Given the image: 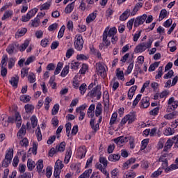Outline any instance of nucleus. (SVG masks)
I'll use <instances>...</instances> for the list:
<instances>
[{"mask_svg":"<svg viewBox=\"0 0 178 178\" xmlns=\"http://www.w3.org/2000/svg\"><path fill=\"white\" fill-rule=\"evenodd\" d=\"M116 33H118V29L116 27H112L109 29V26H107L104 33H103V39L102 41L104 42V45L105 47H109L111 45V40L109 38H111V43L115 44L119 38L116 35Z\"/></svg>","mask_w":178,"mask_h":178,"instance_id":"obj_1","label":"nucleus"},{"mask_svg":"<svg viewBox=\"0 0 178 178\" xmlns=\"http://www.w3.org/2000/svg\"><path fill=\"white\" fill-rule=\"evenodd\" d=\"M143 8V3H137L134 8L130 9L128 8L120 17V20L121 22H124L127 20L129 16H136L137 15V12Z\"/></svg>","mask_w":178,"mask_h":178,"instance_id":"obj_2","label":"nucleus"},{"mask_svg":"<svg viewBox=\"0 0 178 178\" xmlns=\"http://www.w3.org/2000/svg\"><path fill=\"white\" fill-rule=\"evenodd\" d=\"M145 20H147V15L145 14L143 15L142 16L136 17L135 21L134 19H131L127 22V27L130 31L133 29V24H134V27H138V26H140V24H143Z\"/></svg>","mask_w":178,"mask_h":178,"instance_id":"obj_3","label":"nucleus"},{"mask_svg":"<svg viewBox=\"0 0 178 178\" xmlns=\"http://www.w3.org/2000/svg\"><path fill=\"white\" fill-rule=\"evenodd\" d=\"M153 42L154 40L152 38H149L148 42L139 44L134 49L135 54L144 52V51L148 49V48H151Z\"/></svg>","mask_w":178,"mask_h":178,"instance_id":"obj_4","label":"nucleus"},{"mask_svg":"<svg viewBox=\"0 0 178 178\" xmlns=\"http://www.w3.org/2000/svg\"><path fill=\"white\" fill-rule=\"evenodd\" d=\"M13 159V149L10 148L6 151L5 158L1 164L2 167L8 168L9 165H10V162H12Z\"/></svg>","mask_w":178,"mask_h":178,"instance_id":"obj_5","label":"nucleus"},{"mask_svg":"<svg viewBox=\"0 0 178 178\" xmlns=\"http://www.w3.org/2000/svg\"><path fill=\"white\" fill-rule=\"evenodd\" d=\"M74 45L77 51H81L83 49V45H84V40H83V36L78 34L74 38Z\"/></svg>","mask_w":178,"mask_h":178,"instance_id":"obj_6","label":"nucleus"},{"mask_svg":"<svg viewBox=\"0 0 178 178\" xmlns=\"http://www.w3.org/2000/svg\"><path fill=\"white\" fill-rule=\"evenodd\" d=\"M102 95V92H101V86H97L90 92H88L89 97L91 98H95V97H97V99H101Z\"/></svg>","mask_w":178,"mask_h":178,"instance_id":"obj_7","label":"nucleus"},{"mask_svg":"<svg viewBox=\"0 0 178 178\" xmlns=\"http://www.w3.org/2000/svg\"><path fill=\"white\" fill-rule=\"evenodd\" d=\"M178 106V101L175 100V97H170L168 100V106L167 108V112H172L177 109Z\"/></svg>","mask_w":178,"mask_h":178,"instance_id":"obj_8","label":"nucleus"},{"mask_svg":"<svg viewBox=\"0 0 178 178\" xmlns=\"http://www.w3.org/2000/svg\"><path fill=\"white\" fill-rule=\"evenodd\" d=\"M96 70L101 77L103 79L106 77V70H105V66L102 63H97L96 64Z\"/></svg>","mask_w":178,"mask_h":178,"instance_id":"obj_9","label":"nucleus"},{"mask_svg":"<svg viewBox=\"0 0 178 178\" xmlns=\"http://www.w3.org/2000/svg\"><path fill=\"white\" fill-rule=\"evenodd\" d=\"M37 12H38V9H37V8L31 10L26 14V15L22 16V20L23 22H29V20H30V19H31V17H34V16H35V13H37Z\"/></svg>","mask_w":178,"mask_h":178,"instance_id":"obj_10","label":"nucleus"},{"mask_svg":"<svg viewBox=\"0 0 178 178\" xmlns=\"http://www.w3.org/2000/svg\"><path fill=\"white\" fill-rule=\"evenodd\" d=\"M168 156H169V154L164 153L160 156L159 159V162H162L161 165L163 169H166V168H168Z\"/></svg>","mask_w":178,"mask_h":178,"instance_id":"obj_11","label":"nucleus"},{"mask_svg":"<svg viewBox=\"0 0 178 178\" xmlns=\"http://www.w3.org/2000/svg\"><path fill=\"white\" fill-rule=\"evenodd\" d=\"M86 154H87V149H86V147L83 146L78 149L77 156L79 158V159H83V158H85Z\"/></svg>","mask_w":178,"mask_h":178,"instance_id":"obj_12","label":"nucleus"},{"mask_svg":"<svg viewBox=\"0 0 178 178\" xmlns=\"http://www.w3.org/2000/svg\"><path fill=\"white\" fill-rule=\"evenodd\" d=\"M95 19H97V11L89 14L86 17V22L87 24H90V23H92Z\"/></svg>","mask_w":178,"mask_h":178,"instance_id":"obj_13","label":"nucleus"},{"mask_svg":"<svg viewBox=\"0 0 178 178\" xmlns=\"http://www.w3.org/2000/svg\"><path fill=\"white\" fill-rule=\"evenodd\" d=\"M148 106H149V97H145L140 102V108L145 109V108H148Z\"/></svg>","mask_w":178,"mask_h":178,"instance_id":"obj_14","label":"nucleus"},{"mask_svg":"<svg viewBox=\"0 0 178 178\" xmlns=\"http://www.w3.org/2000/svg\"><path fill=\"white\" fill-rule=\"evenodd\" d=\"M175 142H173V139H168L167 142L165 143V145L163 148V152H168L170 148L173 146V144Z\"/></svg>","mask_w":178,"mask_h":178,"instance_id":"obj_15","label":"nucleus"},{"mask_svg":"<svg viewBox=\"0 0 178 178\" xmlns=\"http://www.w3.org/2000/svg\"><path fill=\"white\" fill-rule=\"evenodd\" d=\"M95 115V104H91L88 109V118H94Z\"/></svg>","mask_w":178,"mask_h":178,"instance_id":"obj_16","label":"nucleus"},{"mask_svg":"<svg viewBox=\"0 0 178 178\" xmlns=\"http://www.w3.org/2000/svg\"><path fill=\"white\" fill-rule=\"evenodd\" d=\"M127 137L120 136L114 139V143L118 144V145H120L121 144H124V143H127Z\"/></svg>","mask_w":178,"mask_h":178,"instance_id":"obj_17","label":"nucleus"},{"mask_svg":"<svg viewBox=\"0 0 178 178\" xmlns=\"http://www.w3.org/2000/svg\"><path fill=\"white\" fill-rule=\"evenodd\" d=\"M136 176H137L136 172L131 170H128L127 172H124L123 178H135Z\"/></svg>","mask_w":178,"mask_h":178,"instance_id":"obj_18","label":"nucleus"},{"mask_svg":"<svg viewBox=\"0 0 178 178\" xmlns=\"http://www.w3.org/2000/svg\"><path fill=\"white\" fill-rule=\"evenodd\" d=\"M36 168L39 175L42 173V169H44V161L41 159L38 160L36 163Z\"/></svg>","mask_w":178,"mask_h":178,"instance_id":"obj_19","label":"nucleus"},{"mask_svg":"<svg viewBox=\"0 0 178 178\" xmlns=\"http://www.w3.org/2000/svg\"><path fill=\"white\" fill-rule=\"evenodd\" d=\"M19 47V44H15H15H10L7 49L6 51L8 52V54H9L10 55H12V54H13V52H15H15H17V50H16V48H17Z\"/></svg>","mask_w":178,"mask_h":178,"instance_id":"obj_20","label":"nucleus"},{"mask_svg":"<svg viewBox=\"0 0 178 178\" xmlns=\"http://www.w3.org/2000/svg\"><path fill=\"white\" fill-rule=\"evenodd\" d=\"M90 127L94 130L95 132L98 131L99 130V124H95V120L94 118H92L90 122Z\"/></svg>","mask_w":178,"mask_h":178,"instance_id":"obj_21","label":"nucleus"},{"mask_svg":"<svg viewBox=\"0 0 178 178\" xmlns=\"http://www.w3.org/2000/svg\"><path fill=\"white\" fill-rule=\"evenodd\" d=\"M136 90H137V86H134L130 88V89L129 90V92H128L129 99H133V97H134Z\"/></svg>","mask_w":178,"mask_h":178,"instance_id":"obj_22","label":"nucleus"},{"mask_svg":"<svg viewBox=\"0 0 178 178\" xmlns=\"http://www.w3.org/2000/svg\"><path fill=\"white\" fill-rule=\"evenodd\" d=\"M18 138H23L26 136V126L22 125L17 134Z\"/></svg>","mask_w":178,"mask_h":178,"instance_id":"obj_23","label":"nucleus"},{"mask_svg":"<svg viewBox=\"0 0 178 178\" xmlns=\"http://www.w3.org/2000/svg\"><path fill=\"white\" fill-rule=\"evenodd\" d=\"M120 155L119 154H113L108 156V161H110L111 162H118V161H120Z\"/></svg>","mask_w":178,"mask_h":178,"instance_id":"obj_24","label":"nucleus"},{"mask_svg":"<svg viewBox=\"0 0 178 178\" xmlns=\"http://www.w3.org/2000/svg\"><path fill=\"white\" fill-rule=\"evenodd\" d=\"M102 115V104L101 103H98L96 106L95 109V116L98 118Z\"/></svg>","mask_w":178,"mask_h":178,"instance_id":"obj_25","label":"nucleus"},{"mask_svg":"<svg viewBox=\"0 0 178 178\" xmlns=\"http://www.w3.org/2000/svg\"><path fill=\"white\" fill-rule=\"evenodd\" d=\"M1 124L3 127H8L9 126V122L8 121V115L3 114L1 115Z\"/></svg>","mask_w":178,"mask_h":178,"instance_id":"obj_26","label":"nucleus"},{"mask_svg":"<svg viewBox=\"0 0 178 178\" xmlns=\"http://www.w3.org/2000/svg\"><path fill=\"white\" fill-rule=\"evenodd\" d=\"M73 9H74V1L68 4L65 9V13L70 14L73 12Z\"/></svg>","mask_w":178,"mask_h":178,"instance_id":"obj_27","label":"nucleus"},{"mask_svg":"<svg viewBox=\"0 0 178 178\" xmlns=\"http://www.w3.org/2000/svg\"><path fill=\"white\" fill-rule=\"evenodd\" d=\"M175 133H176V130H175V129H172L170 127H167L165 129V130L163 132L164 136H173V134H175Z\"/></svg>","mask_w":178,"mask_h":178,"instance_id":"obj_28","label":"nucleus"},{"mask_svg":"<svg viewBox=\"0 0 178 178\" xmlns=\"http://www.w3.org/2000/svg\"><path fill=\"white\" fill-rule=\"evenodd\" d=\"M10 83H11L13 87L17 88V84L19 83V76H15V77H12L10 80Z\"/></svg>","mask_w":178,"mask_h":178,"instance_id":"obj_29","label":"nucleus"},{"mask_svg":"<svg viewBox=\"0 0 178 178\" xmlns=\"http://www.w3.org/2000/svg\"><path fill=\"white\" fill-rule=\"evenodd\" d=\"M92 173V169L90 168L86 170L82 175H81L78 178H89L90 175Z\"/></svg>","mask_w":178,"mask_h":178,"instance_id":"obj_30","label":"nucleus"},{"mask_svg":"<svg viewBox=\"0 0 178 178\" xmlns=\"http://www.w3.org/2000/svg\"><path fill=\"white\" fill-rule=\"evenodd\" d=\"M136 162V158H131L127 162H125L123 165L124 169H127L130 165H133Z\"/></svg>","mask_w":178,"mask_h":178,"instance_id":"obj_31","label":"nucleus"},{"mask_svg":"<svg viewBox=\"0 0 178 178\" xmlns=\"http://www.w3.org/2000/svg\"><path fill=\"white\" fill-rule=\"evenodd\" d=\"M70 158H72V149H69L67 150V152L65 154V158L64 159L65 163L67 164L69 163V161H70Z\"/></svg>","mask_w":178,"mask_h":178,"instance_id":"obj_32","label":"nucleus"},{"mask_svg":"<svg viewBox=\"0 0 178 178\" xmlns=\"http://www.w3.org/2000/svg\"><path fill=\"white\" fill-rule=\"evenodd\" d=\"M66 148V143L62 142L59 145L56 146L57 152H63Z\"/></svg>","mask_w":178,"mask_h":178,"instance_id":"obj_33","label":"nucleus"},{"mask_svg":"<svg viewBox=\"0 0 178 178\" xmlns=\"http://www.w3.org/2000/svg\"><path fill=\"white\" fill-rule=\"evenodd\" d=\"M166 16H168V11L165 9L161 10L160 12L159 17V20L160 22L163 20V19H165V17H166Z\"/></svg>","mask_w":178,"mask_h":178,"instance_id":"obj_34","label":"nucleus"},{"mask_svg":"<svg viewBox=\"0 0 178 178\" xmlns=\"http://www.w3.org/2000/svg\"><path fill=\"white\" fill-rule=\"evenodd\" d=\"M127 118L128 119V123L130 124L136 120V115L133 113H131L130 114L127 115Z\"/></svg>","mask_w":178,"mask_h":178,"instance_id":"obj_35","label":"nucleus"},{"mask_svg":"<svg viewBox=\"0 0 178 178\" xmlns=\"http://www.w3.org/2000/svg\"><path fill=\"white\" fill-rule=\"evenodd\" d=\"M117 120H118V113H113L110 120V126H113V124L116 123Z\"/></svg>","mask_w":178,"mask_h":178,"instance_id":"obj_36","label":"nucleus"},{"mask_svg":"<svg viewBox=\"0 0 178 178\" xmlns=\"http://www.w3.org/2000/svg\"><path fill=\"white\" fill-rule=\"evenodd\" d=\"M31 122L33 129H35V127H37V124H38V120H37V117H35V115H33L31 118Z\"/></svg>","mask_w":178,"mask_h":178,"instance_id":"obj_37","label":"nucleus"},{"mask_svg":"<svg viewBox=\"0 0 178 178\" xmlns=\"http://www.w3.org/2000/svg\"><path fill=\"white\" fill-rule=\"evenodd\" d=\"M27 166L29 170H33V169L35 168V162H34L32 159H29L27 162Z\"/></svg>","mask_w":178,"mask_h":178,"instance_id":"obj_38","label":"nucleus"},{"mask_svg":"<svg viewBox=\"0 0 178 178\" xmlns=\"http://www.w3.org/2000/svg\"><path fill=\"white\" fill-rule=\"evenodd\" d=\"M67 74H69V65H65L60 73V76L61 77H66Z\"/></svg>","mask_w":178,"mask_h":178,"instance_id":"obj_39","label":"nucleus"},{"mask_svg":"<svg viewBox=\"0 0 178 178\" xmlns=\"http://www.w3.org/2000/svg\"><path fill=\"white\" fill-rule=\"evenodd\" d=\"M116 76L120 80H124V73L123 71H120V68L117 69Z\"/></svg>","mask_w":178,"mask_h":178,"instance_id":"obj_40","label":"nucleus"},{"mask_svg":"<svg viewBox=\"0 0 178 178\" xmlns=\"http://www.w3.org/2000/svg\"><path fill=\"white\" fill-rule=\"evenodd\" d=\"M24 108H25L26 113H31V112H33V111H34V106H33L31 104H26V105H25Z\"/></svg>","mask_w":178,"mask_h":178,"instance_id":"obj_41","label":"nucleus"},{"mask_svg":"<svg viewBox=\"0 0 178 178\" xmlns=\"http://www.w3.org/2000/svg\"><path fill=\"white\" fill-rule=\"evenodd\" d=\"M63 163H62L60 160H57V161L55 163L54 169H59L62 170V169H63Z\"/></svg>","mask_w":178,"mask_h":178,"instance_id":"obj_42","label":"nucleus"},{"mask_svg":"<svg viewBox=\"0 0 178 178\" xmlns=\"http://www.w3.org/2000/svg\"><path fill=\"white\" fill-rule=\"evenodd\" d=\"M28 80L31 83H35V74L33 72H30L28 76Z\"/></svg>","mask_w":178,"mask_h":178,"instance_id":"obj_43","label":"nucleus"},{"mask_svg":"<svg viewBox=\"0 0 178 178\" xmlns=\"http://www.w3.org/2000/svg\"><path fill=\"white\" fill-rule=\"evenodd\" d=\"M29 44H30V42L29 40H25L24 42L21 45L19 51L21 52L26 51V49L27 48V47H29Z\"/></svg>","mask_w":178,"mask_h":178,"instance_id":"obj_44","label":"nucleus"},{"mask_svg":"<svg viewBox=\"0 0 178 178\" xmlns=\"http://www.w3.org/2000/svg\"><path fill=\"white\" fill-rule=\"evenodd\" d=\"M79 90L81 95H84V94H86V91H87V85L86 83H82L79 87Z\"/></svg>","mask_w":178,"mask_h":178,"instance_id":"obj_45","label":"nucleus"},{"mask_svg":"<svg viewBox=\"0 0 178 178\" xmlns=\"http://www.w3.org/2000/svg\"><path fill=\"white\" fill-rule=\"evenodd\" d=\"M26 33H27V29L23 28L21 30L18 31L16 33L15 35H18V37H23V35H24Z\"/></svg>","mask_w":178,"mask_h":178,"instance_id":"obj_46","label":"nucleus"},{"mask_svg":"<svg viewBox=\"0 0 178 178\" xmlns=\"http://www.w3.org/2000/svg\"><path fill=\"white\" fill-rule=\"evenodd\" d=\"M133 67H134V64L131 63L129 65L127 70L124 72L125 76H127L130 74V73H131V71L133 70Z\"/></svg>","mask_w":178,"mask_h":178,"instance_id":"obj_47","label":"nucleus"},{"mask_svg":"<svg viewBox=\"0 0 178 178\" xmlns=\"http://www.w3.org/2000/svg\"><path fill=\"white\" fill-rule=\"evenodd\" d=\"M148 143H149V140L148 139H144L143 140H142L141 147H140L141 151L147 148V145H148Z\"/></svg>","mask_w":178,"mask_h":178,"instance_id":"obj_48","label":"nucleus"},{"mask_svg":"<svg viewBox=\"0 0 178 178\" xmlns=\"http://www.w3.org/2000/svg\"><path fill=\"white\" fill-rule=\"evenodd\" d=\"M112 178H118L119 177V169L115 168L111 172Z\"/></svg>","mask_w":178,"mask_h":178,"instance_id":"obj_49","label":"nucleus"},{"mask_svg":"<svg viewBox=\"0 0 178 178\" xmlns=\"http://www.w3.org/2000/svg\"><path fill=\"white\" fill-rule=\"evenodd\" d=\"M52 102V99L49 97H46L45 102H44V108L46 111H48L49 109V104Z\"/></svg>","mask_w":178,"mask_h":178,"instance_id":"obj_50","label":"nucleus"},{"mask_svg":"<svg viewBox=\"0 0 178 178\" xmlns=\"http://www.w3.org/2000/svg\"><path fill=\"white\" fill-rule=\"evenodd\" d=\"M79 9H81L82 12H84L86 9H91V7L90 6H86V3H84V1H81L79 6Z\"/></svg>","mask_w":178,"mask_h":178,"instance_id":"obj_51","label":"nucleus"},{"mask_svg":"<svg viewBox=\"0 0 178 178\" xmlns=\"http://www.w3.org/2000/svg\"><path fill=\"white\" fill-rule=\"evenodd\" d=\"M31 26L32 27H38L40 26V18L35 17L32 20Z\"/></svg>","mask_w":178,"mask_h":178,"instance_id":"obj_52","label":"nucleus"},{"mask_svg":"<svg viewBox=\"0 0 178 178\" xmlns=\"http://www.w3.org/2000/svg\"><path fill=\"white\" fill-rule=\"evenodd\" d=\"M140 168H142V169H145V170H147V169L149 168V163H148V161H141Z\"/></svg>","mask_w":178,"mask_h":178,"instance_id":"obj_53","label":"nucleus"},{"mask_svg":"<svg viewBox=\"0 0 178 178\" xmlns=\"http://www.w3.org/2000/svg\"><path fill=\"white\" fill-rule=\"evenodd\" d=\"M100 163H102L104 168L108 166V160L106 157H100L99 159Z\"/></svg>","mask_w":178,"mask_h":178,"instance_id":"obj_54","label":"nucleus"},{"mask_svg":"<svg viewBox=\"0 0 178 178\" xmlns=\"http://www.w3.org/2000/svg\"><path fill=\"white\" fill-rule=\"evenodd\" d=\"M87 70H88V65H87V64H83L79 72L81 74H86Z\"/></svg>","mask_w":178,"mask_h":178,"instance_id":"obj_55","label":"nucleus"},{"mask_svg":"<svg viewBox=\"0 0 178 178\" xmlns=\"http://www.w3.org/2000/svg\"><path fill=\"white\" fill-rule=\"evenodd\" d=\"M8 62V56L6 55H4L2 57V59H1V67H5L7 65V63Z\"/></svg>","mask_w":178,"mask_h":178,"instance_id":"obj_56","label":"nucleus"},{"mask_svg":"<svg viewBox=\"0 0 178 178\" xmlns=\"http://www.w3.org/2000/svg\"><path fill=\"white\" fill-rule=\"evenodd\" d=\"M19 144L22 147H29V139L24 138L19 142Z\"/></svg>","mask_w":178,"mask_h":178,"instance_id":"obj_57","label":"nucleus"},{"mask_svg":"<svg viewBox=\"0 0 178 178\" xmlns=\"http://www.w3.org/2000/svg\"><path fill=\"white\" fill-rule=\"evenodd\" d=\"M59 112V104H55L51 111V115H57Z\"/></svg>","mask_w":178,"mask_h":178,"instance_id":"obj_58","label":"nucleus"},{"mask_svg":"<svg viewBox=\"0 0 178 178\" xmlns=\"http://www.w3.org/2000/svg\"><path fill=\"white\" fill-rule=\"evenodd\" d=\"M161 175H162V170H161V169H159L152 174L151 177L156 178L159 176H161Z\"/></svg>","mask_w":178,"mask_h":178,"instance_id":"obj_59","label":"nucleus"},{"mask_svg":"<svg viewBox=\"0 0 178 178\" xmlns=\"http://www.w3.org/2000/svg\"><path fill=\"white\" fill-rule=\"evenodd\" d=\"M79 65H80V63H79V62L72 61L71 68L74 69V70H77V69H79Z\"/></svg>","mask_w":178,"mask_h":178,"instance_id":"obj_60","label":"nucleus"},{"mask_svg":"<svg viewBox=\"0 0 178 178\" xmlns=\"http://www.w3.org/2000/svg\"><path fill=\"white\" fill-rule=\"evenodd\" d=\"M72 170H76V173H80V164H72Z\"/></svg>","mask_w":178,"mask_h":178,"instance_id":"obj_61","label":"nucleus"},{"mask_svg":"<svg viewBox=\"0 0 178 178\" xmlns=\"http://www.w3.org/2000/svg\"><path fill=\"white\" fill-rule=\"evenodd\" d=\"M73 54H74V49H69L67 50V52H66V58H67V59H69L72 55Z\"/></svg>","mask_w":178,"mask_h":178,"instance_id":"obj_62","label":"nucleus"},{"mask_svg":"<svg viewBox=\"0 0 178 178\" xmlns=\"http://www.w3.org/2000/svg\"><path fill=\"white\" fill-rule=\"evenodd\" d=\"M10 16H12V13H10V11H6L3 16L1 17V20H6V19H9Z\"/></svg>","mask_w":178,"mask_h":178,"instance_id":"obj_63","label":"nucleus"},{"mask_svg":"<svg viewBox=\"0 0 178 178\" xmlns=\"http://www.w3.org/2000/svg\"><path fill=\"white\" fill-rule=\"evenodd\" d=\"M19 99L22 102H29L30 101V96L22 95L19 97Z\"/></svg>","mask_w":178,"mask_h":178,"instance_id":"obj_64","label":"nucleus"}]
</instances>
